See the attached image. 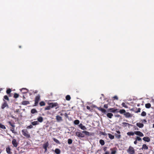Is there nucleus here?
Instances as JSON below:
<instances>
[{"label": "nucleus", "instance_id": "b1692460", "mask_svg": "<svg viewBox=\"0 0 154 154\" xmlns=\"http://www.w3.org/2000/svg\"><path fill=\"white\" fill-rule=\"evenodd\" d=\"M108 136L111 139H113L114 138V136L112 135L111 134H108Z\"/></svg>", "mask_w": 154, "mask_h": 154}, {"label": "nucleus", "instance_id": "4c0bfd02", "mask_svg": "<svg viewBox=\"0 0 154 154\" xmlns=\"http://www.w3.org/2000/svg\"><path fill=\"white\" fill-rule=\"evenodd\" d=\"M53 140L56 143H58V144H60V143L59 141L57 140V139H56L55 138H53Z\"/></svg>", "mask_w": 154, "mask_h": 154}, {"label": "nucleus", "instance_id": "dca6fc26", "mask_svg": "<svg viewBox=\"0 0 154 154\" xmlns=\"http://www.w3.org/2000/svg\"><path fill=\"white\" fill-rule=\"evenodd\" d=\"M143 140L145 141L149 142L150 141V138L149 137H144L143 139Z\"/></svg>", "mask_w": 154, "mask_h": 154}, {"label": "nucleus", "instance_id": "72a5a7b5", "mask_svg": "<svg viewBox=\"0 0 154 154\" xmlns=\"http://www.w3.org/2000/svg\"><path fill=\"white\" fill-rule=\"evenodd\" d=\"M74 123L75 125H77L79 123V120H75L74 122Z\"/></svg>", "mask_w": 154, "mask_h": 154}, {"label": "nucleus", "instance_id": "7c9ffc66", "mask_svg": "<svg viewBox=\"0 0 154 154\" xmlns=\"http://www.w3.org/2000/svg\"><path fill=\"white\" fill-rule=\"evenodd\" d=\"M115 109L114 108H110L109 109H107V112H111L113 113H114V112L113 111H114V110Z\"/></svg>", "mask_w": 154, "mask_h": 154}, {"label": "nucleus", "instance_id": "c756f323", "mask_svg": "<svg viewBox=\"0 0 154 154\" xmlns=\"http://www.w3.org/2000/svg\"><path fill=\"white\" fill-rule=\"evenodd\" d=\"M151 106V105L149 103H146L145 104V107L147 109L149 108Z\"/></svg>", "mask_w": 154, "mask_h": 154}, {"label": "nucleus", "instance_id": "e433bc0d", "mask_svg": "<svg viewBox=\"0 0 154 154\" xmlns=\"http://www.w3.org/2000/svg\"><path fill=\"white\" fill-rule=\"evenodd\" d=\"M6 100L8 101L9 100V98L8 97L7 95H5L4 97V99H3V100Z\"/></svg>", "mask_w": 154, "mask_h": 154}, {"label": "nucleus", "instance_id": "de8ad7c7", "mask_svg": "<svg viewBox=\"0 0 154 154\" xmlns=\"http://www.w3.org/2000/svg\"><path fill=\"white\" fill-rule=\"evenodd\" d=\"M136 140L138 141H141V139L139 137L137 136L136 138Z\"/></svg>", "mask_w": 154, "mask_h": 154}, {"label": "nucleus", "instance_id": "1a4fd4ad", "mask_svg": "<svg viewBox=\"0 0 154 154\" xmlns=\"http://www.w3.org/2000/svg\"><path fill=\"white\" fill-rule=\"evenodd\" d=\"M135 134L140 137H143L144 135L140 131H135Z\"/></svg>", "mask_w": 154, "mask_h": 154}, {"label": "nucleus", "instance_id": "f704fd0d", "mask_svg": "<svg viewBox=\"0 0 154 154\" xmlns=\"http://www.w3.org/2000/svg\"><path fill=\"white\" fill-rule=\"evenodd\" d=\"M66 99L67 100L69 101L71 99V97L69 95H67L66 97Z\"/></svg>", "mask_w": 154, "mask_h": 154}, {"label": "nucleus", "instance_id": "412c9836", "mask_svg": "<svg viewBox=\"0 0 154 154\" xmlns=\"http://www.w3.org/2000/svg\"><path fill=\"white\" fill-rule=\"evenodd\" d=\"M29 101H23L22 102V104L24 105H26L28 104H29Z\"/></svg>", "mask_w": 154, "mask_h": 154}, {"label": "nucleus", "instance_id": "4be33fe9", "mask_svg": "<svg viewBox=\"0 0 154 154\" xmlns=\"http://www.w3.org/2000/svg\"><path fill=\"white\" fill-rule=\"evenodd\" d=\"M54 152L57 154H60V150L59 149L56 148L55 149Z\"/></svg>", "mask_w": 154, "mask_h": 154}, {"label": "nucleus", "instance_id": "69168bd1", "mask_svg": "<svg viewBox=\"0 0 154 154\" xmlns=\"http://www.w3.org/2000/svg\"><path fill=\"white\" fill-rule=\"evenodd\" d=\"M65 115L66 116H67V114L66 113H65Z\"/></svg>", "mask_w": 154, "mask_h": 154}, {"label": "nucleus", "instance_id": "bf43d9fd", "mask_svg": "<svg viewBox=\"0 0 154 154\" xmlns=\"http://www.w3.org/2000/svg\"><path fill=\"white\" fill-rule=\"evenodd\" d=\"M105 153L103 154H109V152H108V151H105Z\"/></svg>", "mask_w": 154, "mask_h": 154}, {"label": "nucleus", "instance_id": "6ab92c4d", "mask_svg": "<svg viewBox=\"0 0 154 154\" xmlns=\"http://www.w3.org/2000/svg\"><path fill=\"white\" fill-rule=\"evenodd\" d=\"M148 146L146 145V144H143V145H142V148H141V149H142V150H143V149H146V150H147V149H148Z\"/></svg>", "mask_w": 154, "mask_h": 154}, {"label": "nucleus", "instance_id": "338daca9", "mask_svg": "<svg viewBox=\"0 0 154 154\" xmlns=\"http://www.w3.org/2000/svg\"><path fill=\"white\" fill-rule=\"evenodd\" d=\"M140 104H138L137 105V106H140Z\"/></svg>", "mask_w": 154, "mask_h": 154}, {"label": "nucleus", "instance_id": "3c124183", "mask_svg": "<svg viewBox=\"0 0 154 154\" xmlns=\"http://www.w3.org/2000/svg\"><path fill=\"white\" fill-rule=\"evenodd\" d=\"M103 107L107 109L108 108V105L107 104H105L104 105Z\"/></svg>", "mask_w": 154, "mask_h": 154}, {"label": "nucleus", "instance_id": "2eb2a0df", "mask_svg": "<svg viewBox=\"0 0 154 154\" xmlns=\"http://www.w3.org/2000/svg\"><path fill=\"white\" fill-rule=\"evenodd\" d=\"M79 127L81 128V129L83 130H86V128L83 125V124L82 123H80L79 125Z\"/></svg>", "mask_w": 154, "mask_h": 154}, {"label": "nucleus", "instance_id": "13d9d810", "mask_svg": "<svg viewBox=\"0 0 154 154\" xmlns=\"http://www.w3.org/2000/svg\"><path fill=\"white\" fill-rule=\"evenodd\" d=\"M113 98L116 99L118 100V97L117 96H114L113 97Z\"/></svg>", "mask_w": 154, "mask_h": 154}, {"label": "nucleus", "instance_id": "aec40b11", "mask_svg": "<svg viewBox=\"0 0 154 154\" xmlns=\"http://www.w3.org/2000/svg\"><path fill=\"white\" fill-rule=\"evenodd\" d=\"M106 116L108 118L111 119L113 116V114L111 113H108L107 114Z\"/></svg>", "mask_w": 154, "mask_h": 154}, {"label": "nucleus", "instance_id": "f8f14e48", "mask_svg": "<svg viewBox=\"0 0 154 154\" xmlns=\"http://www.w3.org/2000/svg\"><path fill=\"white\" fill-rule=\"evenodd\" d=\"M97 109L99 111H101L102 113H105L106 112V109L101 107H97Z\"/></svg>", "mask_w": 154, "mask_h": 154}, {"label": "nucleus", "instance_id": "393cba45", "mask_svg": "<svg viewBox=\"0 0 154 154\" xmlns=\"http://www.w3.org/2000/svg\"><path fill=\"white\" fill-rule=\"evenodd\" d=\"M6 151L8 154H11V149L9 147L6 148Z\"/></svg>", "mask_w": 154, "mask_h": 154}, {"label": "nucleus", "instance_id": "6e6552de", "mask_svg": "<svg viewBox=\"0 0 154 154\" xmlns=\"http://www.w3.org/2000/svg\"><path fill=\"white\" fill-rule=\"evenodd\" d=\"M12 143L15 147H17L18 145V143L16 140L15 139H13L12 141Z\"/></svg>", "mask_w": 154, "mask_h": 154}, {"label": "nucleus", "instance_id": "9b49d317", "mask_svg": "<svg viewBox=\"0 0 154 154\" xmlns=\"http://www.w3.org/2000/svg\"><path fill=\"white\" fill-rule=\"evenodd\" d=\"M4 101V103L2 105V109H4L5 107H8V105L7 103L6 102L5 100H3Z\"/></svg>", "mask_w": 154, "mask_h": 154}, {"label": "nucleus", "instance_id": "a211bd4d", "mask_svg": "<svg viewBox=\"0 0 154 154\" xmlns=\"http://www.w3.org/2000/svg\"><path fill=\"white\" fill-rule=\"evenodd\" d=\"M37 119L38 122H42L43 121V119L42 117L40 116L37 118Z\"/></svg>", "mask_w": 154, "mask_h": 154}, {"label": "nucleus", "instance_id": "ea45409f", "mask_svg": "<svg viewBox=\"0 0 154 154\" xmlns=\"http://www.w3.org/2000/svg\"><path fill=\"white\" fill-rule=\"evenodd\" d=\"M11 89H8L6 91V93L7 94H9L11 93Z\"/></svg>", "mask_w": 154, "mask_h": 154}, {"label": "nucleus", "instance_id": "49530a36", "mask_svg": "<svg viewBox=\"0 0 154 154\" xmlns=\"http://www.w3.org/2000/svg\"><path fill=\"white\" fill-rule=\"evenodd\" d=\"M122 105L123 106L126 108H127L128 107L125 104V103L124 102H123L122 103Z\"/></svg>", "mask_w": 154, "mask_h": 154}, {"label": "nucleus", "instance_id": "cd10ccee", "mask_svg": "<svg viewBox=\"0 0 154 154\" xmlns=\"http://www.w3.org/2000/svg\"><path fill=\"white\" fill-rule=\"evenodd\" d=\"M31 124L33 125H36L39 124L38 121H35L31 122Z\"/></svg>", "mask_w": 154, "mask_h": 154}, {"label": "nucleus", "instance_id": "680f3d73", "mask_svg": "<svg viewBox=\"0 0 154 154\" xmlns=\"http://www.w3.org/2000/svg\"><path fill=\"white\" fill-rule=\"evenodd\" d=\"M134 143L135 144H137V140H136L134 142Z\"/></svg>", "mask_w": 154, "mask_h": 154}, {"label": "nucleus", "instance_id": "37998d69", "mask_svg": "<svg viewBox=\"0 0 154 154\" xmlns=\"http://www.w3.org/2000/svg\"><path fill=\"white\" fill-rule=\"evenodd\" d=\"M146 115V112L143 111L141 113V116H145Z\"/></svg>", "mask_w": 154, "mask_h": 154}, {"label": "nucleus", "instance_id": "20e7f679", "mask_svg": "<svg viewBox=\"0 0 154 154\" xmlns=\"http://www.w3.org/2000/svg\"><path fill=\"white\" fill-rule=\"evenodd\" d=\"M127 152L129 154H134L135 153V150L133 147L130 146L129 148L127 150Z\"/></svg>", "mask_w": 154, "mask_h": 154}, {"label": "nucleus", "instance_id": "0eeeda50", "mask_svg": "<svg viewBox=\"0 0 154 154\" xmlns=\"http://www.w3.org/2000/svg\"><path fill=\"white\" fill-rule=\"evenodd\" d=\"M49 105H50L51 108H52L58 106V104L57 103H49Z\"/></svg>", "mask_w": 154, "mask_h": 154}, {"label": "nucleus", "instance_id": "a878e982", "mask_svg": "<svg viewBox=\"0 0 154 154\" xmlns=\"http://www.w3.org/2000/svg\"><path fill=\"white\" fill-rule=\"evenodd\" d=\"M122 124H123V125H124V127H126L127 126H130L131 125L130 124L128 123H126V122H123L122 123Z\"/></svg>", "mask_w": 154, "mask_h": 154}, {"label": "nucleus", "instance_id": "864d4df0", "mask_svg": "<svg viewBox=\"0 0 154 154\" xmlns=\"http://www.w3.org/2000/svg\"><path fill=\"white\" fill-rule=\"evenodd\" d=\"M107 149V147H104L103 148V151L105 152V151H106V149Z\"/></svg>", "mask_w": 154, "mask_h": 154}, {"label": "nucleus", "instance_id": "5fc2aeb1", "mask_svg": "<svg viewBox=\"0 0 154 154\" xmlns=\"http://www.w3.org/2000/svg\"><path fill=\"white\" fill-rule=\"evenodd\" d=\"M19 109H17L15 111H14V112L15 113H17L19 112Z\"/></svg>", "mask_w": 154, "mask_h": 154}, {"label": "nucleus", "instance_id": "603ef678", "mask_svg": "<svg viewBox=\"0 0 154 154\" xmlns=\"http://www.w3.org/2000/svg\"><path fill=\"white\" fill-rule=\"evenodd\" d=\"M141 109L140 108H138L137 109V110L136 112V113H138L140 112Z\"/></svg>", "mask_w": 154, "mask_h": 154}, {"label": "nucleus", "instance_id": "c9c22d12", "mask_svg": "<svg viewBox=\"0 0 154 154\" xmlns=\"http://www.w3.org/2000/svg\"><path fill=\"white\" fill-rule=\"evenodd\" d=\"M100 143L101 145H103L105 144V142L103 140L101 139L100 140Z\"/></svg>", "mask_w": 154, "mask_h": 154}, {"label": "nucleus", "instance_id": "c85d7f7f", "mask_svg": "<svg viewBox=\"0 0 154 154\" xmlns=\"http://www.w3.org/2000/svg\"><path fill=\"white\" fill-rule=\"evenodd\" d=\"M119 112L121 114H125V113L126 111L124 109H120L119 111Z\"/></svg>", "mask_w": 154, "mask_h": 154}, {"label": "nucleus", "instance_id": "09e8293b", "mask_svg": "<svg viewBox=\"0 0 154 154\" xmlns=\"http://www.w3.org/2000/svg\"><path fill=\"white\" fill-rule=\"evenodd\" d=\"M33 128V126L32 125H30L28 126L27 127H26V128L27 129H31V128Z\"/></svg>", "mask_w": 154, "mask_h": 154}, {"label": "nucleus", "instance_id": "5701e85b", "mask_svg": "<svg viewBox=\"0 0 154 154\" xmlns=\"http://www.w3.org/2000/svg\"><path fill=\"white\" fill-rule=\"evenodd\" d=\"M134 134V132L132 131L129 132L127 133V134L129 136H133Z\"/></svg>", "mask_w": 154, "mask_h": 154}, {"label": "nucleus", "instance_id": "774afa93", "mask_svg": "<svg viewBox=\"0 0 154 154\" xmlns=\"http://www.w3.org/2000/svg\"><path fill=\"white\" fill-rule=\"evenodd\" d=\"M23 99H25V97H24V96H23Z\"/></svg>", "mask_w": 154, "mask_h": 154}, {"label": "nucleus", "instance_id": "bb28decb", "mask_svg": "<svg viewBox=\"0 0 154 154\" xmlns=\"http://www.w3.org/2000/svg\"><path fill=\"white\" fill-rule=\"evenodd\" d=\"M31 112L32 114H34L35 113H37V111L35 109H32L31 111Z\"/></svg>", "mask_w": 154, "mask_h": 154}, {"label": "nucleus", "instance_id": "58836bf2", "mask_svg": "<svg viewBox=\"0 0 154 154\" xmlns=\"http://www.w3.org/2000/svg\"><path fill=\"white\" fill-rule=\"evenodd\" d=\"M39 105L41 106H44L45 105V103L44 101H42L40 102Z\"/></svg>", "mask_w": 154, "mask_h": 154}, {"label": "nucleus", "instance_id": "79ce46f5", "mask_svg": "<svg viewBox=\"0 0 154 154\" xmlns=\"http://www.w3.org/2000/svg\"><path fill=\"white\" fill-rule=\"evenodd\" d=\"M19 96V95L18 94L15 93H14V97L15 98H17Z\"/></svg>", "mask_w": 154, "mask_h": 154}, {"label": "nucleus", "instance_id": "39448f33", "mask_svg": "<svg viewBox=\"0 0 154 154\" xmlns=\"http://www.w3.org/2000/svg\"><path fill=\"white\" fill-rule=\"evenodd\" d=\"M40 96L39 95H38L35 97V103L34 105V106H36L38 105V103L40 100Z\"/></svg>", "mask_w": 154, "mask_h": 154}, {"label": "nucleus", "instance_id": "6e6d98bb", "mask_svg": "<svg viewBox=\"0 0 154 154\" xmlns=\"http://www.w3.org/2000/svg\"><path fill=\"white\" fill-rule=\"evenodd\" d=\"M142 122H147L146 120V119H144L143 120H142Z\"/></svg>", "mask_w": 154, "mask_h": 154}, {"label": "nucleus", "instance_id": "4d7b16f0", "mask_svg": "<svg viewBox=\"0 0 154 154\" xmlns=\"http://www.w3.org/2000/svg\"><path fill=\"white\" fill-rule=\"evenodd\" d=\"M87 109L88 110H90L91 109V108L88 106H87L86 107Z\"/></svg>", "mask_w": 154, "mask_h": 154}, {"label": "nucleus", "instance_id": "423d86ee", "mask_svg": "<svg viewBox=\"0 0 154 154\" xmlns=\"http://www.w3.org/2000/svg\"><path fill=\"white\" fill-rule=\"evenodd\" d=\"M49 145V143L48 142L44 143L43 145V148L45 149V153L47 151V148Z\"/></svg>", "mask_w": 154, "mask_h": 154}, {"label": "nucleus", "instance_id": "a18cd8bd", "mask_svg": "<svg viewBox=\"0 0 154 154\" xmlns=\"http://www.w3.org/2000/svg\"><path fill=\"white\" fill-rule=\"evenodd\" d=\"M110 150H112L111 152V154H116V151L115 150H113L112 149H111Z\"/></svg>", "mask_w": 154, "mask_h": 154}, {"label": "nucleus", "instance_id": "473e14b6", "mask_svg": "<svg viewBox=\"0 0 154 154\" xmlns=\"http://www.w3.org/2000/svg\"><path fill=\"white\" fill-rule=\"evenodd\" d=\"M0 128H2L3 129H6V127L5 126L1 123H0Z\"/></svg>", "mask_w": 154, "mask_h": 154}, {"label": "nucleus", "instance_id": "a19ab883", "mask_svg": "<svg viewBox=\"0 0 154 154\" xmlns=\"http://www.w3.org/2000/svg\"><path fill=\"white\" fill-rule=\"evenodd\" d=\"M72 140L71 139H69L68 140V143L69 144H70L72 143Z\"/></svg>", "mask_w": 154, "mask_h": 154}, {"label": "nucleus", "instance_id": "f257e3e1", "mask_svg": "<svg viewBox=\"0 0 154 154\" xmlns=\"http://www.w3.org/2000/svg\"><path fill=\"white\" fill-rule=\"evenodd\" d=\"M83 133L85 134L86 136H88L90 135L89 132L86 131H83L82 133L79 132H75V134L78 137H85V135Z\"/></svg>", "mask_w": 154, "mask_h": 154}, {"label": "nucleus", "instance_id": "f3484780", "mask_svg": "<svg viewBox=\"0 0 154 154\" xmlns=\"http://www.w3.org/2000/svg\"><path fill=\"white\" fill-rule=\"evenodd\" d=\"M136 125L140 128H142L144 126V125L143 124L139 122L137 123H136Z\"/></svg>", "mask_w": 154, "mask_h": 154}, {"label": "nucleus", "instance_id": "0e129e2a", "mask_svg": "<svg viewBox=\"0 0 154 154\" xmlns=\"http://www.w3.org/2000/svg\"><path fill=\"white\" fill-rule=\"evenodd\" d=\"M37 91H35V92H34V93H37Z\"/></svg>", "mask_w": 154, "mask_h": 154}, {"label": "nucleus", "instance_id": "f03ea898", "mask_svg": "<svg viewBox=\"0 0 154 154\" xmlns=\"http://www.w3.org/2000/svg\"><path fill=\"white\" fill-rule=\"evenodd\" d=\"M21 131L23 135L26 138H28L30 137V134L26 129H23Z\"/></svg>", "mask_w": 154, "mask_h": 154}, {"label": "nucleus", "instance_id": "e2e57ef3", "mask_svg": "<svg viewBox=\"0 0 154 154\" xmlns=\"http://www.w3.org/2000/svg\"><path fill=\"white\" fill-rule=\"evenodd\" d=\"M60 116H63V115H64L63 114V113H60Z\"/></svg>", "mask_w": 154, "mask_h": 154}, {"label": "nucleus", "instance_id": "9d476101", "mask_svg": "<svg viewBox=\"0 0 154 154\" xmlns=\"http://www.w3.org/2000/svg\"><path fill=\"white\" fill-rule=\"evenodd\" d=\"M20 90L23 94L27 93L29 91V90L28 89L24 88L20 89Z\"/></svg>", "mask_w": 154, "mask_h": 154}, {"label": "nucleus", "instance_id": "ddd939ff", "mask_svg": "<svg viewBox=\"0 0 154 154\" xmlns=\"http://www.w3.org/2000/svg\"><path fill=\"white\" fill-rule=\"evenodd\" d=\"M124 115L126 118L131 117L132 116V115L129 112H125V114H124Z\"/></svg>", "mask_w": 154, "mask_h": 154}, {"label": "nucleus", "instance_id": "7ed1b4c3", "mask_svg": "<svg viewBox=\"0 0 154 154\" xmlns=\"http://www.w3.org/2000/svg\"><path fill=\"white\" fill-rule=\"evenodd\" d=\"M8 123L12 127V128L10 129L11 131L13 133H16V132L14 131V128L15 127L14 123H12L10 121H8Z\"/></svg>", "mask_w": 154, "mask_h": 154}, {"label": "nucleus", "instance_id": "8fccbe9b", "mask_svg": "<svg viewBox=\"0 0 154 154\" xmlns=\"http://www.w3.org/2000/svg\"><path fill=\"white\" fill-rule=\"evenodd\" d=\"M113 112H114V113H115V112H119V109H115L114 110V111H113Z\"/></svg>", "mask_w": 154, "mask_h": 154}, {"label": "nucleus", "instance_id": "052dcab7", "mask_svg": "<svg viewBox=\"0 0 154 154\" xmlns=\"http://www.w3.org/2000/svg\"><path fill=\"white\" fill-rule=\"evenodd\" d=\"M116 132L119 134H120L121 133L120 131H116Z\"/></svg>", "mask_w": 154, "mask_h": 154}, {"label": "nucleus", "instance_id": "2f4dec72", "mask_svg": "<svg viewBox=\"0 0 154 154\" xmlns=\"http://www.w3.org/2000/svg\"><path fill=\"white\" fill-rule=\"evenodd\" d=\"M115 136L118 139H119L121 137V135L120 134H115Z\"/></svg>", "mask_w": 154, "mask_h": 154}, {"label": "nucleus", "instance_id": "4468645a", "mask_svg": "<svg viewBox=\"0 0 154 154\" xmlns=\"http://www.w3.org/2000/svg\"><path fill=\"white\" fill-rule=\"evenodd\" d=\"M56 119L57 122H60L63 120L62 117L60 116L59 115H57L56 116Z\"/></svg>", "mask_w": 154, "mask_h": 154}, {"label": "nucleus", "instance_id": "c03bdc74", "mask_svg": "<svg viewBox=\"0 0 154 154\" xmlns=\"http://www.w3.org/2000/svg\"><path fill=\"white\" fill-rule=\"evenodd\" d=\"M51 107L50 106V105H49L48 106H47L45 108V110H49L51 109Z\"/></svg>", "mask_w": 154, "mask_h": 154}]
</instances>
